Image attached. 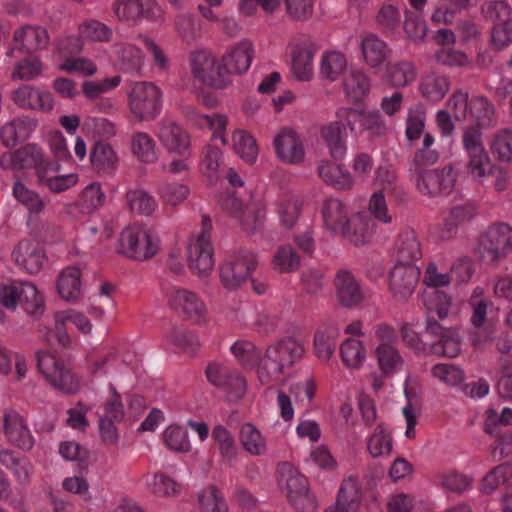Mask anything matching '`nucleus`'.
Masks as SVG:
<instances>
[{
	"label": "nucleus",
	"instance_id": "f257e3e1",
	"mask_svg": "<svg viewBox=\"0 0 512 512\" xmlns=\"http://www.w3.org/2000/svg\"><path fill=\"white\" fill-rule=\"evenodd\" d=\"M304 354L303 345L294 338L283 339L269 346L260 361L257 370L262 384L275 381L286 368H290Z\"/></svg>",
	"mask_w": 512,
	"mask_h": 512
},
{
	"label": "nucleus",
	"instance_id": "f03ea898",
	"mask_svg": "<svg viewBox=\"0 0 512 512\" xmlns=\"http://www.w3.org/2000/svg\"><path fill=\"white\" fill-rule=\"evenodd\" d=\"M481 127L470 125L463 130L462 143L467 154L466 169L474 181L481 183L491 175L493 164L482 141Z\"/></svg>",
	"mask_w": 512,
	"mask_h": 512
},
{
	"label": "nucleus",
	"instance_id": "7ed1b4c3",
	"mask_svg": "<svg viewBox=\"0 0 512 512\" xmlns=\"http://www.w3.org/2000/svg\"><path fill=\"white\" fill-rule=\"evenodd\" d=\"M158 250V239L140 226L126 227L120 233L118 252L132 260H149L157 254Z\"/></svg>",
	"mask_w": 512,
	"mask_h": 512
},
{
	"label": "nucleus",
	"instance_id": "20e7f679",
	"mask_svg": "<svg viewBox=\"0 0 512 512\" xmlns=\"http://www.w3.org/2000/svg\"><path fill=\"white\" fill-rule=\"evenodd\" d=\"M162 93L152 82H136L128 93L131 113L139 121H152L161 111Z\"/></svg>",
	"mask_w": 512,
	"mask_h": 512
},
{
	"label": "nucleus",
	"instance_id": "39448f33",
	"mask_svg": "<svg viewBox=\"0 0 512 512\" xmlns=\"http://www.w3.org/2000/svg\"><path fill=\"white\" fill-rule=\"evenodd\" d=\"M477 249L484 261L499 263L512 250V228L506 223L491 225L479 237Z\"/></svg>",
	"mask_w": 512,
	"mask_h": 512
},
{
	"label": "nucleus",
	"instance_id": "423d86ee",
	"mask_svg": "<svg viewBox=\"0 0 512 512\" xmlns=\"http://www.w3.org/2000/svg\"><path fill=\"white\" fill-rule=\"evenodd\" d=\"M257 265L256 255L248 249H238L220 266V281L227 290L238 289L250 277Z\"/></svg>",
	"mask_w": 512,
	"mask_h": 512
},
{
	"label": "nucleus",
	"instance_id": "0eeeda50",
	"mask_svg": "<svg viewBox=\"0 0 512 512\" xmlns=\"http://www.w3.org/2000/svg\"><path fill=\"white\" fill-rule=\"evenodd\" d=\"M36 358L40 372L55 389L67 394L78 391L79 383L75 375L53 354L38 352Z\"/></svg>",
	"mask_w": 512,
	"mask_h": 512
},
{
	"label": "nucleus",
	"instance_id": "6e6552de",
	"mask_svg": "<svg viewBox=\"0 0 512 512\" xmlns=\"http://www.w3.org/2000/svg\"><path fill=\"white\" fill-rule=\"evenodd\" d=\"M282 481L286 484L287 498L291 505L302 512H313L318 504L310 492L308 481L290 464L285 463L281 468Z\"/></svg>",
	"mask_w": 512,
	"mask_h": 512
},
{
	"label": "nucleus",
	"instance_id": "1a4fd4ad",
	"mask_svg": "<svg viewBox=\"0 0 512 512\" xmlns=\"http://www.w3.org/2000/svg\"><path fill=\"white\" fill-rule=\"evenodd\" d=\"M424 305L428 311L425 330L429 335L439 340L455 328L445 327L440 322L447 318L451 307V299L444 291L432 290L425 293Z\"/></svg>",
	"mask_w": 512,
	"mask_h": 512
},
{
	"label": "nucleus",
	"instance_id": "9d476101",
	"mask_svg": "<svg viewBox=\"0 0 512 512\" xmlns=\"http://www.w3.org/2000/svg\"><path fill=\"white\" fill-rule=\"evenodd\" d=\"M191 72L201 83L216 89L225 88L231 83L213 54L206 50L192 52L190 55Z\"/></svg>",
	"mask_w": 512,
	"mask_h": 512
},
{
	"label": "nucleus",
	"instance_id": "9b49d317",
	"mask_svg": "<svg viewBox=\"0 0 512 512\" xmlns=\"http://www.w3.org/2000/svg\"><path fill=\"white\" fill-rule=\"evenodd\" d=\"M206 376L210 383L221 388L230 402H236L246 393V380L235 369L224 364L211 363L206 368Z\"/></svg>",
	"mask_w": 512,
	"mask_h": 512
},
{
	"label": "nucleus",
	"instance_id": "f8f14e48",
	"mask_svg": "<svg viewBox=\"0 0 512 512\" xmlns=\"http://www.w3.org/2000/svg\"><path fill=\"white\" fill-rule=\"evenodd\" d=\"M414 176L418 191L429 197L449 194L457 180V174L450 165L442 169H430Z\"/></svg>",
	"mask_w": 512,
	"mask_h": 512
},
{
	"label": "nucleus",
	"instance_id": "ddd939ff",
	"mask_svg": "<svg viewBox=\"0 0 512 512\" xmlns=\"http://www.w3.org/2000/svg\"><path fill=\"white\" fill-rule=\"evenodd\" d=\"M214 248L207 231L200 234L188 246L187 261L190 270L200 276H208L214 267Z\"/></svg>",
	"mask_w": 512,
	"mask_h": 512
},
{
	"label": "nucleus",
	"instance_id": "4468645a",
	"mask_svg": "<svg viewBox=\"0 0 512 512\" xmlns=\"http://www.w3.org/2000/svg\"><path fill=\"white\" fill-rule=\"evenodd\" d=\"M12 42L13 45L7 48V57H13L16 50L25 54H34L48 47L49 35L41 26L24 25L14 31Z\"/></svg>",
	"mask_w": 512,
	"mask_h": 512
},
{
	"label": "nucleus",
	"instance_id": "2eb2a0df",
	"mask_svg": "<svg viewBox=\"0 0 512 512\" xmlns=\"http://www.w3.org/2000/svg\"><path fill=\"white\" fill-rule=\"evenodd\" d=\"M343 110L349 107H341L335 113L336 119L320 128V136L328 147L329 155L337 161L344 159L347 154V121L340 116Z\"/></svg>",
	"mask_w": 512,
	"mask_h": 512
},
{
	"label": "nucleus",
	"instance_id": "dca6fc26",
	"mask_svg": "<svg viewBox=\"0 0 512 512\" xmlns=\"http://www.w3.org/2000/svg\"><path fill=\"white\" fill-rule=\"evenodd\" d=\"M420 269L415 265L395 264L389 275V288L393 298L405 302L414 293L419 282Z\"/></svg>",
	"mask_w": 512,
	"mask_h": 512
},
{
	"label": "nucleus",
	"instance_id": "f3484780",
	"mask_svg": "<svg viewBox=\"0 0 512 512\" xmlns=\"http://www.w3.org/2000/svg\"><path fill=\"white\" fill-rule=\"evenodd\" d=\"M170 306L193 323L205 321L207 309L204 302L193 291L185 288L174 289L169 297Z\"/></svg>",
	"mask_w": 512,
	"mask_h": 512
},
{
	"label": "nucleus",
	"instance_id": "a211bd4d",
	"mask_svg": "<svg viewBox=\"0 0 512 512\" xmlns=\"http://www.w3.org/2000/svg\"><path fill=\"white\" fill-rule=\"evenodd\" d=\"M253 45L248 40H242L232 46L222 56V69L224 75L230 79L231 75L245 73L252 62Z\"/></svg>",
	"mask_w": 512,
	"mask_h": 512
},
{
	"label": "nucleus",
	"instance_id": "6ab92c4d",
	"mask_svg": "<svg viewBox=\"0 0 512 512\" xmlns=\"http://www.w3.org/2000/svg\"><path fill=\"white\" fill-rule=\"evenodd\" d=\"M485 431L494 436L501 447V453L505 449L512 448V409L504 408L499 415L494 409L487 411Z\"/></svg>",
	"mask_w": 512,
	"mask_h": 512
},
{
	"label": "nucleus",
	"instance_id": "aec40b11",
	"mask_svg": "<svg viewBox=\"0 0 512 512\" xmlns=\"http://www.w3.org/2000/svg\"><path fill=\"white\" fill-rule=\"evenodd\" d=\"M338 302L346 308L358 306L364 300L362 289L354 275L347 269L337 271L334 278Z\"/></svg>",
	"mask_w": 512,
	"mask_h": 512
},
{
	"label": "nucleus",
	"instance_id": "412c9836",
	"mask_svg": "<svg viewBox=\"0 0 512 512\" xmlns=\"http://www.w3.org/2000/svg\"><path fill=\"white\" fill-rule=\"evenodd\" d=\"M158 139L169 152L185 155L190 147L189 133L178 123L162 120L159 123Z\"/></svg>",
	"mask_w": 512,
	"mask_h": 512
},
{
	"label": "nucleus",
	"instance_id": "4be33fe9",
	"mask_svg": "<svg viewBox=\"0 0 512 512\" xmlns=\"http://www.w3.org/2000/svg\"><path fill=\"white\" fill-rule=\"evenodd\" d=\"M340 116L347 121L351 133L356 131L357 124H360L372 136H381L386 133V125L379 111L349 108V110H343Z\"/></svg>",
	"mask_w": 512,
	"mask_h": 512
},
{
	"label": "nucleus",
	"instance_id": "5701e85b",
	"mask_svg": "<svg viewBox=\"0 0 512 512\" xmlns=\"http://www.w3.org/2000/svg\"><path fill=\"white\" fill-rule=\"evenodd\" d=\"M277 156L287 164H300L305 150L299 136L291 129H283L274 139Z\"/></svg>",
	"mask_w": 512,
	"mask_h": 512
},
{
	"label": "nucleus",
	"instance_id": "b1692460",
	"mask_svg": "<svg viewBox=\"0 0 512 512\" xmlns=\"http://www.w3.org/2000/svg\"><path fill=\"white\" fill-rule=\"evenodd\" d=\"M13 101L22 108L50 112L54 106V100L49 92L23 85L13 92Z\"/></svg>",
	"mask_w": 512,
	"mask_h": 512
},
{
	"label": "nucleus",
	"instance_id": "393cba45",
	"mask_svg": "<svg viewBox=\"0 0 512 512\" xmlns=\"http://www.w3.org/2000/svg\"><path fill=\"white\" fill-rule=\"evenodd\" d=\"M396 264L414 265L422 256L421 245L413 229L401 231L395 243Z\"/></svg>",
	"mask_w": 512,
	"mask_h": 512
},
{
	"label": "nucleus",
	"instance_id": "a878e982",
	"mask_svg": "<svg viewBox=\"0 0 512 512\" xmlns=\"http://www.w3.org/2000/svg\"><path fill=\"white\" fill-rule=\"evenodd\" d=\"M66 321L72 322L84 334L92 330V324L84 314L75 311L57 312L55 314L56 337L58 345L63 349L71 345L70 336L65 328Z\"/></svg>",
	"mask_w": 512,
	"mask_h": 512
},
{
	"label": "nucleus",
	"instance_id": "bb28decb",
	"mask_svg": "<svg viewBox=\"0 0 512 512\" xmlns=\"http://www.w3.org/2000/svg\"><path fill=\"white\" fill-rule=\"evenodd\" d=\"M12 255L16 263L29 273L39 272L46 260L42 250L30 240L20 241Z\"/></svg>",
	"mask_w": 512,
	"mask_h": 512
},
{
	"label": "nucleus",
	"instance_id": "cd10ccee",
	"mask_svg": "<svg viewBox=\"0 0 512 512\" xmlns=\"http://www.w3.org/2000/svg\"><path fill=\"white\" fill-rule=\"evenodd\" d=\"M4 431L8 440L22 450H30L34 440L22 417L10 412L4 415Z\"/></svg>",
	"mask_w": 512,
	"mask_h": 512
},
{
	"label": "nucleus",
	"instance_id": "c85d7f7f",
	"mask_svg": "<svg viewBox=\"0 0 512 512\" xmlns=\"http://www.w3.org/2000/svg\"><path fill=\"white\" fill-rule=\"evenodd\" d=\"M322 217L328 230L333 233L344 231L349 224L346 204L337 198L326 199L322 206Z\"/></svg>",
	"mask_w": 512,
	"mask_h": 512
},
{
	"label": "nucleus",
	"instance_id": "c756f323",
	"mask_svg": "<svg viewBox=\"0 0 512 512\" xmlns=\"http://www.w3.org/2000/svg\"><path fill=\"white\" fill-rule=\"evenodd\" d=\"M185 117L199 128H209L213 131V137L220 138L223 144H226V139L223 132L227 125V117L222 114L203 115L197 111L192 105L183 107Z\"/></svg>",
	"mask_w": 512,
	"mask_h": 512
},
{
	"label": "nucleus",
	"instance_id": "7c9ffc66",
	"mask_svg": "<svg viewBox=\"0 0 512 512\" xmlns=\"http://www.w3.org/2000/svg\"><path fill=\"white\" fill-rule=\"evenodd\" d=\"M315 48L312 44L296 47L291 56V71L298 81H310L313 77V58Z\"/></svg>",
	"mask_w": 512,
	"mask_h": 512
},
{
	"label": "nucleus",
	"instance_id": "2f4dec72",
	"mask_svg": "<svg viewBox=\"0 0 512 512\" xmlns=\"http://www.w3.org/2000/svg\"><path fill=\"white\" fill-rule=\"evenodd\" d=\"M471 323L476 328L473 343L476 345L485 344L493 340L495 333L494 325L486 320L487 304L484 300H477L471 303Z\"/></svg>",
	"mask_w": 512,
	"mask_h": 512
},
{
	"label": "nucleus",
	"instance_id": "473e14b6",
	"mask_svg": "<svg viewBox=\"0 0 512 512\" xmlns=\"http://www.w3.org/2000/svg\"><path fill=\"white\" fill-rule=\"evenodd\" d=\"M19 305L27 315L38 320L46 310L43 295L32 282H22Z\"/></svg>",
	"mask_w": 512,
	"mask_h": 512
},
{
	"label": "nucleus",
	"instance_id": "72a5a7b5",
	"mask_svg": "<svg viewBox=\"0 0 512 512\" xmlns=\"http://www.w3.org/2000/svg\"><path fill=\"white\" fill-rule=\"evenodd\" d=\"M363 493L360 481L355 477L344 479L339 488L336 504L352 512H360Z\"/></svg>",
	"mask_w": 512,
	"mask_h": 512
},
{
	"label": "nucleus",
	"instance_id": "f704fd0d",
	"mask_svg": "<svg viewBox=\"0 0 512 512\" xmlns=\"http://www.w3.org/2000/svg\"><path fill=\"white\" fill-rule=\"evenodd\" d=\"M318 174L326 184L339 190L350 189L354 184L352 175L348 171L329 160H324L319 164Z\"/></svg>",
	"mask_w": 512,
	"mask_h": 512
},
{
	"label": "nucleus",
	"instance_id": "c9c22d12",
	"mask_svg": "<svg viewBox=\"0 0 512 512\" xmlns=\"http://www.w3.org/2000/svg\"><path fill=\"white\" fill-rule=\"evenodd\" d=\"M450 87L449 79L445 75L430 72L422 76L419 91L423 98L437 102L444 98Z\"/></svg>",
	"mask_w": 512,
	"mask_h": 512
},
{
	"label": "nucleus",
	"instance_id": "e433bc0d",
	"mask_svg": "<svg viewBox=\"0 0 512 512\" xmlns=\"http://www.w3.org/2000/svg\"><path fill=\"white\" fill-rule=\"evenodd\" d=\"M59 170V163H56L55 165L49 163V166H47L45 170H39L38 183L41 186H46L50 191L54 193L64 192L67 189L76 185L78 181V176L76 174H67L59 176L49 175L50 172H57Z\"/></svg>",
	"mask_w": 512,
	"mask_h": 512
},
{
	"label": "nucleus",
	"instance_id": "4c0bfd02",
	"mask_svg": "<svg viewBox=\"0 0 512 512\" xmlns=\"http://www.w3.org/2000/svg\"><path fill=\"white\" fill-rule=\"evenodd\" d=\"M114 48L120 70L138 74L144 58L141 50L130 43H117Z\"/></svg>",
	"mask_w": 512,
	"mask_h": 512
},
{
	"label": "nucleus",
	"instance_id": "58836bf2",
	"mask_svg": "<svg viewBox=\"0 0 512 512\" xmlns=\"http://www.w3.org/2000/svg\"><path fill=\"white\" fill-rule=\"evenodd\" d=\"M57 291L66 301H74L81 294V272L77 267H67L57 280Z\"/></svg>",
	"mask_w": 512,
	"mask_h": 512
},
{
	"label": "nucleus",
	"instance_id": "ea45409f",
	"mask_svg": "<svg viewBox=\"0 0 512 512\" xmlns=\"http://www.w3.org/2000/svg\"><path fill=\"white\" fill-rule=\"evenodd\" d=\"M470 113L475 120L474 126L491 128L497 124L495 107L485 96H474L470 99Z\"/></svg>",
	"mask_w": 512,
	"mask_h": 512
},
{
	"label": "nucleus",
	"instance_id": "a19ab883",
	"mask_svg": "<svg viewBox=\"0 0 512 512\" xmlns=\"http://www.w3.org/2000/svg\"><path fill=\"white\" fill-rule=\"evenodd\" d=\"M33 127L29 118H15L2 127L0 138L6 147H14L28 138Z\"/></svg>",
	"mask_w": 512,
	"mask_h": 512
},
{
	"label": "nucleus",
	"instance_id": "79ce46f5",
	"mask_svg": "<svg viewBox=\"0 0 512 512\" xmlns=\"http://www.w3.org/2000/svg\"><path fill=\"white\" fill-rule=\"evenodd\" d=\"M361 50L366 63L372 68L382 65L388 54L386 43L375 34L362 38Z\"/></svg>",
	"mask_w": 512,
	"mask_h": 512
},
{
	"label": "nucleus",
	"instance_id": "37998d69",
	"mask_svg": "<svg viewBox=\"0 0 512 512\" xmlns=\"http://www.w3.org/2000/svg\"><path fill=\"white\" fill-rule=\"evenodd\" d=\"M343 87L349 97L359 101L369 93L371 81L362 70L351 68L344 77Z\"/></svg>",
	"mask_w": 512,
	"mask_h": 512
},
{
	"label": "nucleus",
	"instance_id": "c03bdc74",
	"mask_svg": "<svg viewBox=\"0 0 512 512\" xmlns=\"http://www.w3.org/2000/svg\"><path fill=\"white\" fill-rule=\"evenodd\" d=\"M90 161L98 173H110L116 168L118 158L110 144L99 141L91 150Z\"/></svg>",
	"mask_w": 512,
	"mask_h": 512
},
{
	"label": "nucleus",
	"instance_id": "a18cd8bd",
	"mask_svg": "<svg viewBox=\"0 0 512 512\" xmlns=\"http://www.w3.org/2000/svg\"><path fill=\"white\" fill-rule=\"evenodd\" d=\"M301 266V257L290 244L279 246L272 258L273 269L281 274L293 273Z\"/></svg>",
	"mask_w": 512,
	"mask_h": 512
},
{
	"label": "nucleus",
	"instance_id": "49530a36",
	"mask_svg": "<svg viewBox=\"0 0 512 512\" xmlns=\"http://www.w3.org/2000/svg\"><path fill=\"white\" fill-rule=\"evenodd\" d=\"M15 157L18 164V170L34 168L38 177L39 170H45L49 166V161L43 158V155L35 145L27 144L15 151Z\"/></svg>",
	"mask_w": 512,
	"mask_h": 512
},
{
	"label": "nucleus",
	"instance_id": "de8ad7c7",
	"mask_svg": "<svg viewBox=\"0 0 512 512\" xmlns=\"http://www.w3.org/2000/svg\"><path fill=\"white\" fill-rule=\"evenodd\" d=\"M416 72L409 61H400L387 65L386 78L394 87H404L414 81Z\"/></svg>",
	"mask_w": 512,
	"mask_h": 512
},
{
	"label": "nucleus",
	"instance_id": "09e8293b",
	"mask_svg": "<svg viewBox=\"0 0 512 512\" xmlns=\"http://www.w3.org/2000/svg\"><path fill=\"white\" fill-rule=\"evenodd\" d=\"M376 356L379 367L385 375H392L403 365V358L391 344L381 343L376 349Z\"/></svg>",
	"mask_w": 512,
	"mask_h": 512
},
{
	"label": "nucleus",
	"instance_id": "8fccbe9b",
	"mask_svg": "<svg viewBox=\"0 0 512 512\" xmlns=\"http://www.w3.org/2000/svg\"><path fill=\"white\" fill-rule=\"evenodd\" d=\"M231 352L244 367H260L261 351L250 341L238 340L231 346Z\"/></svg>",
	"mask_w": 512,
	"mask_h": 512
},
{
	"label": "nucleus",
	"instance_id": "3c124183",
	"mask_svg": "<svg viewBox=\"0 0 512 512\" xmlns=\"http://www.w3.org/2000/svg\"><path fill=\"white\" fill-rule=\"evenodd\" d=\"M372 232V226L367 221L356 217L349 220V224L339 234L355 245H363L370 241Z\"/></svg>",
	"mask_w": 512,
	"mask_h": 512
},
{
	"label": "nucleus",
	"instance_id": "603ef678",
	"mask_svg": "<svg viewBox=\"0 0 512 512\" xmlns=\"http://www.w3.org/2000/svg\"><path fill=\"white\" fill-rule=\"evenodd\" d=\"M341 359L348 368H359L366 356L365 348L361 341L349 338L340 346Z\"/></svg>",
	"mask_w": 512,
	"mask_h": 512
},
{
	"label": "nucleus",
	"instance_id": "864d4df0",
	"mask_svg": "<svg viewBox=\"0 0 512 512\" xmlns=\"http://www.w3.org/2000/svg\"><path fill=\"white\" fill-rule=\"evenodd\" d=\"M240 442L243 448L252 455H262L266 451V443L259 430L251 423H245L240 430Z\"/></svg>",
	"mask_w": 512,
	"mask_h": 512
},
{
	"label": "nucleus",
	"instance_id": "5fc2aeb1",
	"mask_svg": "<svg viewBox=\"0 0 512 512\" xmlns=\"http://www.w3.org/2000/svg\"><path fill=\"white\" fill-rule=\"evenodd\" d=\"M165 337L168 342L188 354H194L200 346L198 337L183 327H173Z\"/></svg>",
	"mask_w": 512,
	"mask_h": 512
},
{
	"label": "nucleus",
	"instance_id": "6e6d98bb",
	"mask_svg": "<svg viewBox=\"0 0 512 512\" xmlns=\"http://www.w3.org/2000/svg\"><path fill=\"white\" fill-rule=\"evenodd\" d=\"M338 333L333 328H327L316 332L314 337V350L316 356L324 361H328L333 355Z\"/></svg>",
	"mask_w": 512,
	"mask_h": 512
},
{
	"label": "nucleus",
	"instance_id": "4d7b16f0",
	"mask_svg": "<svg viewBox=\"0 0 512 512\" xmlns=\"http://www.w3.org/2000/svg\"><path fill=\"white\" fill-rule=\"evenodd\" d=\"M131 148L133 154L142 162L152 163L156 160L155 142L147 133L133 134Z\"/></svg>",
	"mask_w": 512,
	"mask_h": 512
},
{
	"label": "nucleus",
	"instance_id": "13d9d810",
	"mask_svg": "<svg viewBox=\"0 0 512 512\" xmlns=\"http://www.w3.org/2000/svg\"><path fill=\"white\" fill-rule=\"evenodd\" d=\"M461 337L457 328H454L443 338L439 339L430 346L432 354L442 357L454 358L460 352Z\"/></svg>",
	"mask_w": 512,
	"mask_h": 512
},
{
	"label": "nucleus",
	"instance_id": "bf43d9fd",
	"mask_svg": "<svg viewBox=\"0 0 512 512\" xmlns=\"http://www.w3.org/2000/svg\"><path fill=\"white\" fill-rule=\"evenodd\" d=\"M233 147L235 152L247 163L255 162L258 155V147L255 139L243 130L233 134Z\"/></svg>",
	"mask_w": 512,
	"mask_h": 512
},
{
	"label": "nucleus",
	"instance_id": "052dcab7",
	"mask_svg": "<svg viewBox=\"0 0 512 512\" xmlns=\"http://www.w3.org/2000/svg\"><path fill=\"white\" fill-rule=\"evenodd\" d=\"M126 200L130 210L141 215H151L156 207L154 198L142 189L128 191Z\"/></svg>",
	"mask_w": 512,
	"mask_h": 512
},
{
	"label": "nucleus",
	"instance_id": "680f3d73",
	"mask_svg": "<svg viewBox=\"0 0 512 512\" xmlns=\"http://www.w3.org/2000/svg\"><path fill=\"white\" fill-rule=\"evenodd\" d=\"M347 62L339 52L326 53L321 60L320 74L329 81H335L346 68Z\"/></svg>",
	"mask_w": 512,
	"mask_h": 512
},
{
	"label": "nucleus",
	"instance_id": "e2e57ef3",
	"mask_svg": "<svg viewBox=\"0 0 512 512\" xmlns=\"http://www.w3.org/2000/svg\"><path fill=\"white\" fill-rule=\"evenodd\" d=\"M512 477V465L504 463L493 468L483 479L481 491L485 494L492 493L498 486L505 484Z\"/></svg>",
	"mask_w": 512,
	"mask_h": 512
},
{
	"label": "nucleus",
	"instance_id": "0e129e2a",
	"mask_svg": "<svg viewBox=\"0 0 512 512\" xmlns=\"http://www.w3.org/2000/svg\"><path fill=\"white\" fill-rule=\"evenodd\" d=\"M198 500L203 512H228V505L220 490L214 485L203 490Z\"/></svg>",
	"mask_w": 512,
	"mask_h": 512
},
{
	"label": "nucleus",
	"instance_id": "69168bd1",
	"mask_svg": "<svg viewBox=\"0 0 512 512\" xmlns=\"http://www.w3.org/2000/svg\"><path fill=\"white\" fill-rule=\"evenodd\" d=\"M22 61L15 66L11 77L13 80L29 81L39 76L42 71V63L34 54H27Z\"/></svg>",
	"mask_w": 512,
	"mask_h": 512
},
{
	"label": "nucleus",
	"instance_id": "338daca9",
	"mask_svg": "<svg viewBox=\"0 0 512 512\" xmlns=\"http://www.w3.org/2000/svg\"><path fill=\"white\" fill-rule=\"evenodd\" d=\"M13 194L19 202L27 207L30 213L38 214L44 209L45 203L41 197L20 182L14 184Z\"/></svg>",
	"mask_w": 512,
	"mask_h": 512
},
{
	"label": "nucleus",
	"instance_id": "774afa93",
	"mask_svg": "<svg viewBox=\"0 0 512 512\" xmlns=\"http://www.w3.org/2000/svg\"><path fill=\"white\" fill-rule=\"evenodd\" d=\"M491 150L498 160L510 162L512 160V130L504 129L496 134Z\"/></svg>",
	"mask_w": 512,
	"mask_h": 512
}]
</instances>
